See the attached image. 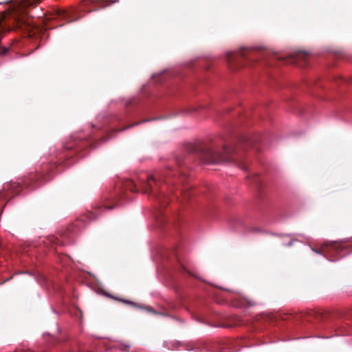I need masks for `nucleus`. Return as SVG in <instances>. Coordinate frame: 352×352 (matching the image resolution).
<instances>
[{
    "label": "nucleus",
    "mask_w": 352,
    "mask_h": 352,
    "mask_svg": "<svg viewBox=\"0 0 352 352\" xmlns=\"http://www.w3.org/2000/svg\"><path fill=\"white\" fill-rule=\"evenodd\" d=\"M184 147L186 152L196 153L202 161L208 164L231 162L234 160L233 155L236 151L235 148L227 146H224L220 150L202 142L197 144L186 143Z\"/></svg>",
    "instance_id": "f257e3e1"
},
{
    "label": "nucleus",
    "mask_w": 352,
    "mask_h": 352,
    "mask_svg": "<svg viewBox=\"0 0 352 352\" xmlns=\"http://www.w3.org/2000/svg\"><path fill=\"white\" fill-rule=\"evenodd\" d=\"M125 186L131 192L136 191L137 188H140L144 193H148L154 197L162 207H165L168 203V198L165 195L159 192L160 182L152 175L142 176L138 183L129 179L126 182Z\"/></svg>",
    "instance_id": "f03ea898"
},
{
    "label": "nucleus",
    "mask_w": 352,
    "mask_h": 352,
    "mask_svg": "<svg viewBox=\"0 0 352 352\" xmlns=\"http://www.w3.org/2000/svg\"><path fill=\"white\" fill-rule=\"evenodd\" d=\"M44 171H45V170L43 169L42 173H32L27 178L19 182H9L5 184L3 186L4 192H0V196L4 195H8L9 194L17 195L23 187L30 188L36 187L43 177Z\"/></svg>",
    "instance_id": "7ed1b4c3"
},
{
    "label": "nucleus",
    "mask_w": 352,
    "mask_h": 352,
    "mask_svg": "<svg viewBox=\"0 0 352 352\" xmlns=\"http://www.w3.org/2000/svg\"><path fill=\"white\" fill-rule=\"evenodd\" d=\"M254 51L242 48L238 52H229L226 58L229 67L232 70H236L245 66L251 65L254 61Z\"/></svg>",
    "instance_id": "20e7f679"
},
{
    "label": "nucleus",
    "mask_w": 352,
    "mask_h": 352,
    "mask_svg": "<svg viewBox=\"0 0 352 352\" xmlns=\"http://www.w3.org/2000/svg\"><path fill=\"white\" fill-rule=\"evenodd\" d=\"M346 246L339 244L337 242L332 241L325 243L321 249L313 248V251L318 254H324L327 251H333L336 253H340L342 250H345Z\"/></svg>",
    "instance_id": "39448f33"
},
{
    "label": "nucleus",
    "mask_w": 352,
    "mask_h": 352,
    "mask_svg": "<svg viewBox=\"0 0 352 352\" xmlns=\"http://www.w3.org/2000/svg\"><path fill=\"white\" fill-rule=\"evenodd\" d=\"M12 17V25L14 29L24 31L28 30L30 28V25L28 21H25L23 16H19L18 14L14 13Z\"/></svg>",
    "instance_id": "423d86ee"
},
{
    "label": "nucleus",
    "mask_w": 352,
    "mask_h": 352,
    "mask_svg": "<svg viewBox=\"0 0 352 352\" xmlns=\"http://www.w3.org/2000/svg\"><path fill=\"white\" fill-rule=\"evenodd\" d=\"M272 56L275 59L285 60L284 58L280 57L277 54H274ZM308 54L305 52H298L293 57L287 58L285 59V62L287 63H297L298 61L305 60Z\"/></svg>",
    "instance_id": "0eeeda50"
},
{
    "label": "nucleus",
    "mask_w": 352,
    "mask_h": 352,
    "mask_svg": "<svg viewBox=\"0 0 352 352\" xmlns=\"http://www.w3.org/2000/svg\"><path fill=\"white\" fill-rule=\"evenodd\" d=\"M91 145V142L89 140H81L75 143L74 146H67V149L72 148L73 147L75 149V152H80L82 149L87 148Z\"/></svg>",
    "instance_id": "6e6552de"
},
{
    "label": "nucleus",
    "mask_w": 352,
    "mask_h": 352,
    "mask_svg": "<svg viewBox=\"0 0 352 352\" xmlns=\"http://www.w3.org/2000/svg\"><path fill=\"white\" fill-rule=\"evenodd\" d=\"M204 108V106L199 104V105H193L188 108L184 109L182 110V112L184 113H190V114H195L197 113L199 109Z\"/></svg>",
    "instance_id": "1a4fd4ad"
},
{
    "label": "nucleus",
    "mask_w": 352,
    "mask_h": 352,
    "mask_svg": "<svg viewBox=\"0 0 352 352\" xmlns=\"http://www.w3.org/2000/svg\"><path fill=\"white\" fill-rule=\"evenodd\" d=\"M38 3V0H23L21 1L20 6L23 8H26L30 6H35Z\"/></svg>",
    "instance_id": "9d476101"
},
{
    "label": "nucleus",
    "mask_w": 352,
    "mask_h": 352,
    "mask_svg": "<svg viewBox=\"0 0 352 352\" xmlns=\"http://www.w3.org/2000/svg\"><path fill=\"white\" fill-rule=\"evenodd\" d=\"M165 72L159 74H155L153 75L152 79L155 83H160L165 80Z\"/></svg>",
    "instance_id": "9b49d317"
},
{
    "label": "nucleus",
    "mask_w": 352,
    "mask_h": 352,
    "mask_svg": "<svg viewBox=\"0 0 352 352\" xmlns=\"http://www.w3.org/2000/svg\"><path fill=\"white\" fill-rule=\"evenodd\" d=\"M109 296L112 298H114V299H116V300H117L118 301H120V302H124L125 304L129 305L131 306H133V307H140V308L141 307L140 306L136 305L135 303L133 302H131V301H129V300H126L120 299V298H115V297L111 296Z\"/></svg>",
    "instance_id": "f8f14e48"
},
{
    "label": "nucleus",
    "mask_w": 352,
    "mask_h": 352,
    "mask_svg": "<svg viewBox=\"0 0 352 352\" xmlns=\"http://www.w3.org/2000/svg\"><path fill=\"white\" fill-rule=\"evenodd\" d=\"M182 194L185 199H187L190 196V193L188 192H186V190H184V189H182Z\"/></svg>",
    "instance_id": "ddd939ff"
},
{
    "label": "nucleus",
    "mask_w": 352,
    "mask_h": 352,
    "mask_svg": "<svg viewBox=\"0 0 352 352\" xmlns=\"http://www.w3.org/2000/svg\"><path fill=\"white\" fill-rule=\"evenodd\" d=\"M58 15L59 16L65 18L67 16V13L63 10H59V11H58Z\"/></svg>",
    "instance_id": "4468645a"
},
{
    "label": "nucleus",
    "mask_w": 352,
    "mask_h": 352,
    "mask_svg": "<svg viewBox=\"0 0 352 352\" xmlns=\"http://www.w3.org/2000/svg\"><path fill=\"white\" fill-rule=\"evenodd\" d=\"M346 333L345 332V329L344 328L339 330V332L337 333L338 335H344Z\"/></svg>",
    "instance_id": "2eb2a0df"
},
{
    "label": "nucleus",
    "mask_w": 352,
    "mask_h": 352,
    "mask_svg": "<svg viewBox=\"0 0 352 352\" xmlns=\"http://www.w3.org/2000/svg\"><path fill=\"white\" fill-rule=\"evenodd\" d=\"M180 267L182 269H184L183 265L182 264L179 263V260L177 259V272L180 270Z\"/></svg>",
    "instance_id": "dca6fc26"
},
{
    "label": "nucleus",
    "mask_w": 352,
    "mask_h": 352,
    "mask_svg": "<svg viewBox=\"0 0 352 352\" xmlns=\"http://www.w3.org/2000/svg\"><path fill=\"white\" fill-rule=\"evenodd\" d=\"M146 310L149 312H152V313H154L155 314V311H153L151 307H148V308H146Z\"/></svg>",
    "instance_id": "f3484780"
},
{
    "label": "nucleus",
    "mask_w": 352,
    "mask_h": 352,
    "mask_svg": "<svg viewBox=\"0 0 352 352\" xmlns=\"http://www.w3.org/2000/svg\"><path fill=\"white\" fill-rule=\"evenodd\" d=\"M245 141L246 144H252L250 140H245Z\"/></svg>",
    "instance_id": "a211bd4d"
},
{
    "label": "nucleus",
    "mask_w": 352,
    "mask_h": 352,
    "mask_svg": "<svg viewBox=\"0 0 352 352\" xmlns=\"http://www.w3.org/2000/svg\"><path fill=\"white\" fill-rule=\"evenodd\" d=\"M249 304L250 306H253V305H256V303L254 302H250Z\"/></svg>",
    "instance_id": "6ab92c4d"
},
{
    "label": "nucleus",
    "mask_w": 352,
    "mask_h": 352,
    "mask_svg": "<svg viewBox=\"0 0 352 352\" xmlns=\"http://www.w3.org/2000/svg\"><path fill=\"white\" fill-rule=\"evenodd\" d=\"M108 209H112L113 206H106Z\"/></svg>",
    "instance_id": "aec40b11"
},
{
    "label": "nucleus",
    "mask_w": 352,
    "mask_h": 352,
    "mask_svg": "<svg viewBox=\"0 0 352 352\" xmlns=\"http://www.w3.org/2000/svg\"><path fill=\"white\" fill-rule=\"evenodd\" d=\"M241 168L243 169V170L246 169V168L245 166H241Z\"/></svg>",
    "instance_id": "412c9836"
},
{
    "label": "nucleus",
    "mask_w": 352,
    "mask_h": 352,
    "mask_svg": "<svg viewBox=\"0 0 352 352\" xmlns=\"http://www.w3.org/2000/svg\"><path fill=\"white\" fill-rule=\"evenodd\" d=\"M292 245V241H290L289 243V245Z\"/></svg>",
    "instance_id": "4be33fe9"
},
{
    "label": "nucleus",
    "mask_w": 352,
    "mask_h": 352,
    "mask_svg": "<svg viewBox=\"0 0 352 352\" xmlns=\"http://www.w3.org/2000/svg\"><path fill=\"white\" fill-rule=\"evenodd\" d=\"M148 120H143L142 122H147Z\"/></svg>",
    "instance_id": "5701e85b"
},
{
    "label": "nucleus",
    "mask_w": 352,
    "mask_h": 352,
    "mask_svg": "<svg viewBox=\"0 0 352 352\" xmlns=\"http://www.w3.org/2000/svg\"><path fill=\"white\" fill-rule=\"evenodd\" d=\"M129 126H126V129H129ZM124 129H125V128H124ZM121 130H122V129H120V131H121ZM122 130H124V129H123Z\"/></svg>",
    "instance_id": "b1692460"
}]
</instances>
